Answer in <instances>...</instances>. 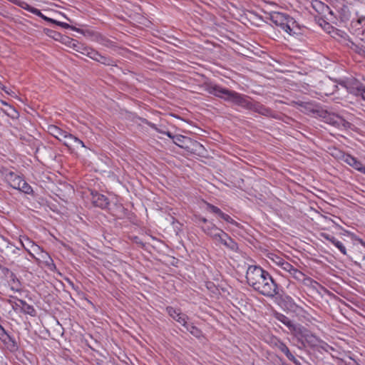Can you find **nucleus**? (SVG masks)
Wrapping results in <instances>:
<instances>
[{
	"label": "nucleus",
	"instance_id": "nucleus-1",
	"mask_svg": "<svg viewBox=\"0 0 365 365\" xmlns=\"http://www.w3.org/2000/svg\"><path fill=\"white\" fill-rule=\"evenodd\" d=\"M202 87L210 94L224 99L226 101L232 102L244 108L253 110L265 116H269L272 113V110L269 108L258 102L251 101L249 97L238 93L235 91L222 88L212 82H205Z\"/></svg>",
	"mask_w": 365,
	"mask_h": 365
},
{
	"label": "nucleus",
	"instance_id": "nucleus-2",
	"mask_svg": "<svg viewBox=\"0 0 365 365\" xmlns=\"http://www.w3.org/2000/svg\"><path fill=\"white\" fill-rule=\"evenodd\" d=\"M247 284L260 294L274 298L281 296L279 285L272 276L259 266H249L246 272Z\"/></svg>",
	"mask_w": 365,
	"mask_h": 365
},
{
	"label": "nucleus",
	"instance_id": "nucleus-3",
	"mask_svg": "<svg viewBox=\"0 0 365 365\" xmlns=\"http://www.w3.org/2000/svg\"><path fill=\"white\" fill-rule=\"evenodd\" d=\"M268 19L277 27L286 32L289 36H295L300 34V27L294 18L289 15L281 12H271Z\"/></svg>",
	"mask_w": 365,
	"mask_h": 365
},
{
	"label": "nucleus",
	"instance_id": "nucleus-4",
	"mask_svg": "<svg viewBox=\"0 0 365 365\" xmlns=\"http://www.w3.org/2000/svg\"><path fill=\"white\" fill-rule=\"evenodd\" d=\"M207 235L212 237L215 241L222 244L230 250H235L237 248V244L230 237L226 232L216 226L212 227V230L209 232Z\"/></svg>",
	"mask_w": 365,
	"mask_h": 365
},
{
	"label": "nucleus",
	"instance_id": "nucleus-5",
	"mask_svg": "<svg viewBox=\"0 0 365 365\" xmlns=\"http://www.w3.org/2000/svg\"><path fill=\"white\" fill-rule=\"evenodd\" d=\"M269 343L274 348H277L280 351L284 353L289 361L294 362L296 364H297V360L294 356L290 352L286 344L279 339L276 336H271L269 339Z\"/></svg>",
	"mask_w": 365,
	"mask_h": 365
},
{
	"label": "nucleus",
	"instance_id": "nucleus-6",
	"mask_svg": "<svg viewBox=\"0 0 365 365\" xmlns=\"http://www.w3.org/2000/svg\"><path fill=\"white\" fill-rule=\"evenodd\" d=\"M0 172L5 180L11 187L15 189L19 187L20 181L22 179L20 175L6 168H2Z\"/></svg>",
	"mask_w": 365,
	"mask_h": 365
},
{
	"label": "nucleus",
	"instance_id": "nucleus-7",
	"mask_svg": "<svg viewBox=\"0 0 365 365\" xmlns=\"http://www.w3.org/2000/svg\"><path fill=\"white\" fill-rule=\"evenodd\" d=\"M344 86L349 93L359 96L363 84L355 78H351L344 83Z\"/></svg>",
	"mask_w": 365,
	"mask_h": 365
},
{
	"label": "nucleus",
	"instance_id": "nucleus-8",
	"mask_svg": "<svg viewBox=\"0 0 365 365\" xmlns=\"http://www.w3.org/2000/svg\"><path fill=\"white\" fill-rule=\"evenodd\" d=\"M91 201L94 206L105 209L109 204L108 199L103 195L96 191L91 190Z\"/></svg>",
	"mask_w": 365,
	"mask_h": 365
},
{
	"label": "nucleus",
	"instance_id": "nucleus-9",
	"mask_svg": "<svg viewBox=\"0 0 365 365\" xmlns=\"http://www.w3.org/2000/svg\"><path fill=\"white\" fill-rule=\"evenodd\" d=\"M341 160L354 169L365 174V166L356 158L349 154H342Z\"/></svg>",
	"mask_w": 365,
	"mask_h": 365
},
{
	"label": "nucleus",
	"instance_id": "nucleus-10",
	"mask_svg": "<svg viewBox=\"0 0 365 365\" xmlns=\"http://www.w3.org/2000/svg\"><path fill=\"white\" fill-rule=\"evenodd\" d=\"M48 132L51 135L57 138L58 140L62 141L63 143L64 140H68V137L70 135V133H67L65 130H63L62 129L54 125H48Z\"/></svg>",
	"mask_w": 365,
	"mask_h": 365
},
{
	"label": "nucleus",
	"instance_id": "nucleus-11",
	"mask_svg": "<svg viewBox=\"0 0 365 365\" xmlns=\"http://www.w3.org/2000/svg\"><path fill=\"white\" fill-rule=\"evenodd\" d=\"M166 310L172 318L182 326H186V322L188 318L185 314L181 313L179 309H176L172 307H168Z\"/></svg>",
	"mask_w": 365,
	"mask_h": 365
},
{
	"label": "nucleus",
	"instance_id": "nucleus-12",
	"mask_svg": "<svg viewBox=\"0 0 365 365\" xmlns=\"http://www.w3.org/2000/svg\"><path fill=\"white\" fill-rule=\"evenodd\" d=\"M20 242L24 248L29 252L30 256L34 258V254H32L30 251V248H33L34 251L36 250H40V247L36 245L32 240H31L28 237L23 236L20 238Z\"/></svg>",
	"mask_w": 365,
	"mask_h": 365
},
{
	"label": "nucleus",
	"instance_id": "nucleus-13",
	"mask_svg": "<svg viewBox=\"0 0 365 365\" xmlns=\"http://www.w3.org/2000/svg\"><path fill=\"white\" fill-rule=\"evenodd\" d=\"M16 305L19 307L22 312L26 314H29L30 316H35L36 312L32 305L27 304L25 301L22 299H19L16 303Z\"/></svg>",
	"mask_w": 365,
	"mask_h": 365
},
{
	"label": "nucleus",
	"instance_id": "nucleus-14",
	"mask_svg": "<svg viewBox=\"0 0 365 365\" xmlns=\"http://www.w3.org/2000/svg\"><path fill=\"white\" fill-rule=\"evenodd\" d=\"M63 144L69 148H71V147L78 148L79 146L81 148L86 147L82 140L71 133L68 137V140L63 141Z\"/></svg>",
	"mask_w": 365,
	"mask_h": 365
},
{
	"label": "nucleus",
	"instance_id": "nucleus-15",
	"mask_svg": "<svg viewBox=\"0 0 365 365\" xmlns=\"http://www.w3.org/2000/svg\"><path fill=\"white\" fill-rule=\"evenodd\" d=\"M96 38L97 42L106 47L114 48L117 46L115 41L101 34H98Z\"/></svg>",
	"mask_w": 365,
	"mask_h": 365
},
{
	"label": "nucleus",
	"instance_id": "nucleus-16",
	"mask_svg": "<svg viewBox=\"0 0 365 365\" xmlns=\"http://www.w3.org/2000/svg\"><path fill=\"white\" fill-rule=\"evenodd\" d=\"M14 3L16 5H18L19 6H20L21 8L35 14V15H40L41 14V11L34 8V7H32L31 6H30L29 4H28L25 1H20V0H15L14 1Z\"/></svg>",
	"mask_w": 365,
	"mask_h": 365
},
{
	"label": "nucleus",
	"instance_id": "nucleus-17",
	"mask_svg": "<svg viewBox=\"0 0 365 365\" xmlns=\"http://www.w3.org/2000/svg\"><path fill=\"white\" fill-rule=\"evenodd\" d=\"M277 320L283 323L285 326H287L290 331H295L296 326L292 323V322L285 315L282 314H277L276 316Z\"/></svg>",
	"mask_w": 365,
	"mask_h": 365
},
{
	"label": "nucleus",
	"instance_id": "nucleus-18",
	"mask_svg": "<svg viewBox=\"0 0 365 365\" xmlns=\"http://www.w3.org/2000/svg\"><path fill=\"white\" fill-rule=\"evenodd\" d=\"M298 104L301 107L309 109L310 111H312L313 113H317L319 116H321L322 118L327 117V112L326 110H319L314 109V108H312V105L309 103L300 101Z\"/></svg>",
	"mask_w": 365,
	"mask_h": 365
},
{
	"label": "nucleus",
	"instance_id": "nucleus-19",
	"mask_svg": "<svg viewBox=\"0 0 365 365\" xmlns=\"http://www.w3.org/2000/svg\"><path fill=\"white\" fill-rule=\"evenodd\" d=\"M19 267L26 269L29 267L30 264L29 259L24 253H21L18 255V258L16 259L15 262Z\"/></svg>",
	"mask_w": 365,
	"mask_h": 365
},
{
	"label": "nucleus",
	"instance_id": "nucleus-20",
	"mask_svg": "<svg viewBox=\"0 0 365 365\" xmlns=\"http://www.w3.org/2000/svg\"><path fill=\"white\" fill-rule=\"evenodd\" d=\"M15 189L19 190L26 194H30L33 192L31 187L22 178L19 183V187Z\"/></svg>",
	"mask_w": 365,
	"mask_h": 365
},
{
	"label": "nucleus",
	"instance_id": "nucleus-21",
	"mask_svg": "<svg viewBox=\"0 0 365 365\" xmlns=\"http://www.w3.org/2000/svg\"><path fill=\"white\" fill-rule=\"evenodd\" d=\"M96 61L106 66H116L115 61L112 58L102 56L101 54H99Z\"/></svg>",
	"mask_w": 365,
	"mask_h": 365
},
{
	"label": "nucleus",
	"instance_id": "nucleus-22",
	"mask_svg": "<svg viewBox=\"0 0 365 365\" xmlns=\"http://www.w3.org/2000/svg\"><path fill=\"white\" fill-rule=\"evenodd\" d=\"M7 251L10 252L11 255L14 257V260L13 261V263H15L16 259L18 258V255H20V249L16 246H14L12 244H9L6 247Z\"/></svg>",
	"mask_w": 365,
	"mask_h": 365
},
{
	"label": "nucleus",
	"instance_id": "nucleus-23",
	"mask_svg": "<svg viewBox=\"0 0 365 365\" xmlns=\"http://www.w3.org/2000/svg\"><path fill=\"white\" fill-rule=\"evenodd\" d=\"M9 283L12 290L19 291L21 289V284L19 279L14 274V277H9Z\"/></svg>",
	"mask_w": 365,
	"mask_h": 365
},
{
	"label": "nucleus",
	"instance_id": "nucleus-24",
	"mask_svg": "<svg viewBox=\"0 0 365 365\" xmlns=\"http://www.w3.org/2000/svg\"><path fill=\"white\" fill-rule=\"evenodd\" d=\"M331 243L337 247L342 254L346 255V247L341 242L334 237L331 239Z\"/></svg>",
	"mask_w": 365,
	"mask_h": 365
},
{
	"label": "nucleus",
	"instance_id": "nucleus-25",
	"mask_svg": "<svg viewBox=\"0 0 365 365\" xmlns=\"http://www.w3.org/2000/svg\"><path fill=\"white\" fill-rule=\"evenodd\" d=\"M290 274L297 280L302 281L304 279V274L296 268H293V270L290 272Z\"/></svg>",
	"mask_w": 365,
	"mask_h": 365
},
{
	"label": "nucleus",
	"instance_id": "nucleus-26",
	"mask_svg": "<svg viewBox=\"0 0 365 365\" xmlns=\"http://www.w3.org/2000/svg\"><path fill=\"white\" fill-rule=\"evenodd\" d=\"M187 331H190L194 336H197L200 334V330L193 325L188 324L186 322V326H184Z\"/></svg>",
	"mask_w": 365,
	"mask_h": 365
},
{
	"label": "nucleus",
	"instance_id": "nucleus-27",
	"mask_svg": "<svg viewBox=\"0 0 365 365\" xmlns=\"http://www.w3.org/2000/svg\"><path fill=\"white\" fill-rule=\"evenodd\" d=\"M44 31L46 33V34L50 37H52L53 38L57 40L58 38V37L61 36V34L56 31H53L51 29H44Z\"/></svg>",
	"mask_w": 365,
	"mask_h": 365
},
{
	"label": "nucleus",
	"instance_id": "nucleus-28",
	"mask_svg": "<svg viewBox=\"0 0 365 365\" xmlns=\"http://www.w3.org/2000/svg\"><path fill=\"white\" fill-rule=\"evenodd\" d=\"M281 268L284 270L285 272H288L290 274V272H292V270H293V265H292L290 263H289L287 261H284V262H281Z\"/></svg>",
	"mask_w": 365,
	"mask_h": 365
},
{
	"label": "nucleus",
	"instance_id": "nucleus-29",
	"mask_svg": "<svg viewBox=\"0 0 365 365\" xmlns=\"http://www.w3.org/2000/svg\"><path fill=\"white\" fill-rule=\"evenodd\" d=\"M207 208L210 212L218 215L219 217L220 216L221 213L222 212L220 208H218L217 207H216L213 205H211L210 203H207Z\"/></svg>",
	"mask_w": 365,
	"mask_h": 365
},
{
	"label": "nucleus",
	"instance_id": "nucleus-30",
	"mask_svg": "<svg viewBox=\"0 0 365 365\" xmlns=\"http://www.w3.org/2000/svg\"><path fill=\"white\" fill-rule=\"evenodd\" d=\"M220 217L229 223L237 225V222H235L233 219H232L230 216H229L228 215H227L224 212H222Z\"/></svg>",
	"mask_w": 365,
	"mask_h": 365
},
{
	"label": "nucleus",
	"instance_id": "nucleus-31",
	"mask_svg": "<svg viewBox=\"0 0 365 365\" xmlns=\"http://www.w3.org/2000/svg\"><path fill=\"white\" fill-rule=\"evenodd\" d=\"M2 273L4 275L9 279V277H14V273L6 267L1 268Z\"/></svg>",
	"mask_w": 365,
	"mask_h": 365
},
{
	"label": "nucleus",
	"instance_id": "nucleus-32",
	"mask_svg": "<svg viewBox=\"0 0 365 365\" xmlns=\"http://www.w3.org/2000/svg\"><path fill=\"white\" fill-rule=\"evenodd\" d=\"M185 139V137L182 135H175V139L173 140V142L175 145L182 147V145H180V143L184 142V140Z\"/></svg>",
	"mask_w": 365,
	"mask_h": 365
},
{
	"label": "nucleus",
	"instance_id": "nucleus-33",
	"mask_svg": "<svg viewBox=\"0 0 365 365\" xmlns=\"http://www.w3.org/2000/svg\"><path fill=\"white\" fill-rule=\"evenodd\" d=\"M99 54H100V53H99L98 51H95V50H91L90 51H88V56L91 58H92V59H93V60H95V61H96V60H97V58H98V57Z\"/></svg>",
	"mask_w": 365,
	"mask_h": 365
},
{
	"label": "nucleus",
	"instance_id": "nucleus-34",
	"mask_svg": "<svg viewBox=\"0 0 365 365\" xmlns=\"http://www.w3.org/2000/svg\"><path fill=\"white\" fill-rule=\"evenodd\" d=\"M142 122H143V123H146V124H147V125H148L150 128H152L155 129V130H157L158 132H159V133H162V131H160L159 129H158V128L156 127V125H155L154 123L149 122L148 120H146V119H143V120H142Z\"/></svg>",
	"mask_w": 365,
	"mask_h": 365
},
{
	"label": "nucleus",
	"instance_id": "nucleus-35",
	"mask_svg": "<svg viewBox=\"0 0 365 365\" xmlns=\"http://www.w3.org/2000/svg\"><path fill=\"white\" fill-rule=\"evenodd\" d=\"M215 225L210 223V225H207V226H204L202 227V230L204 231V232L207 235H208L209 232H210L211 230H212V227H215Z\"/></svg>",
	"mask_w": 365,
	"mask_h": 365
},
{
	"label": "nucleus",
	"instance_id": "nucleus-36",
	"mask_svg": "<svg viewBox=\"0 0 365 365\" xmlns=\"http://www.w3.org/2000/svg\"><path fill=\"white\" fill-rule=\"evenodd\" d=\"M38 16L41 17V19H43V20L48 21V22H50V23H53V22H55V20L51 19V18H48L46 16H44L41 12V14L40 15H37Z\"/></svg>",
	"mask_w": 365,
	"mask_h": 365
},
{
	"label": "nucleus",
	"instance_id": "nucleus-37",
	"mask_svg": "<svg viewBox=\"0 0 365 365\" xmlns=\"http://www.w3.org/2000/svg\"><path fill=\"white\" fill-rule=\"evenodd\" d=\"M59 26L63 27V28H65V29H68V28H71V29L73 30H76V28L70 26L69 24H68L67 23H64V22H61V24H59Z\"/></svg>",
	"mask_w": 365,
	"mask_h": 365
},
{
	"label": "nucleus",
	"instance_id": "nucleus-38",
	"mask_svg": "<svg viewBox=\"0 0 365 365\" xmlns=\"http://www.w3.org/2000/svg\"><path fill=\"white\" fill-rule=\"evenodd\" d=\"M322 236L324 239H326L327 240L329 241L330 242H331V238H334V236L330 235L327 234V233H322Z\"/></svg>",
	"mask_w": 365,
	"mask_h": 365
},
{
	"label": "nucleus",
	"instance_id": "nucleus-39",
	"mask_svg": "<svg viewBox=\"0 0 365 365\" xmlns=\"http://www.w3.org/2000/svg\"><path fill=\"white\" fill-rule=\"evenodd\" d=\"M359 96H361V98L365 100V86L363 85L361 93L359 95Z\"/></svg>",
	"mask_w": 365,
	"mask_h": 365
},
{
	"label": "nucleus",
	"instance_id": "nucleus-40",
	"mask_svg": "<svg viewBox=\"0 0 365 365\" xmlns=\"http://www.w3.org/2000/svg\"><path fill=\"white\" fill-rule=\"evenodd\" d=\"M161 133H165L166 134L169 138H172V139H175V136L172 135V133L169 131L168 132H162Z\"/></svg>",
	"mask_w": 365,
	"mask_h": 365
},
{
	"label": "nucleus",
	"instance_id": "nucleus-41",
	"mask_svg": "<svg viewBox=\"0 0 365 365\" xmlns=\"http://www.w3.org/2000/svg\"><path fill=\"white\" fill-rule=\"evenodd\" d=\"M284 261V259L278 257L276 263L281 267V262Z\"/></svg>",
	"mask_w": 365,
	"mask_h": 365
},
{
	"label": "nucleus",
	"instance_id": "nucleus-42",
	"mask_svg": "<svg viewBox=\"0 0 365 365\" xmlns=\"http://www.w3.org/2000/svg\"><path fill=\"white\" fill-rule=\"evenodd\" d=\"M200 220H201L202 222H203L204 223H206V222H207V220L206 218H205V217H202V218H200Z\"/></svg>",
	"mask_w": 365,
	"mask_h": 365
},
{
	"label": "nucleus",
	"instance_id": "nucleus-43",
	"mask_svg": "<svg viewBox=\"0 0 365 365\" xmlns=\"http://www.w3.org/2000/svg\"><path fill=\"white\" fill-rule=\"evenodd\" d=\"M285 299L289 302L292 300V297H290L289 296H285Z\"/></svg>",
	"mask_w": 365,
	"mask_h": 365
},
{
	"label": "nucleus",
	"instance_id": "nucleus-44",
	"mask_svg": "<svg viewBox=\"0 0 365 365\" xmlns=\"http://www.w3.org/2000/svg\"><path fill=\"white\" fill-rule=\"evenodd\" d=\"M343 121H344L343 125H344V126H346V125H349V123L348 122L345 121L344 120H343Z\"/></svg>",
	"mask_w": 365,
	"mask_h": 365
},
{
	"label": "nucleus",
	"instance_id": "nucleus-45",
	"mask_svg": "<svg viewBox=\"0 0 365 365\" xmlns=\"http://www.w3.org/2000/svg\"><path fill=\"white\" fill-rule=\"evenodd\" d=\"M61 21H58L56 20H55V22H53L52 24H57L59 26V24H61Z\"/></svg>",
	"mask_w": 365,
	"mask_h": 365
},
{
	"label": "nucleus",
	"instance_id": "nucleus-46",
	"mask_svg": "<svg viewBox=\"0 0 365 365\" xmlns=\"http://www.w3.org/2000/svg\"><path fill=\"white\" fill-rule=\"evenodd\" d=\"M346 365H358V364L356 361H353L352 364H346Z\"/></svg>",
	"mask_w": 365,
	"mask_h": 365
}]
</instances>
